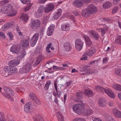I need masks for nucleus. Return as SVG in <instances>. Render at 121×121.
<instances>
[{"label":"nucleus","instance_id":"nucleus-29","mask_svg":"<svg viewBox=\"0 0 121 121\" xmlns=\"http://www.w3.org/2000/svg\"><path fill=\"white\" fill-rule=\"evenodd\" d=\"M83 93L86 96L88 97H91L93 95V92L89 90H85Z\"/></svg>","mask_w":121,"mask_h":121},{"label":"nucleus","instance_id":"nucleus-22","mask_svg":"<svg viewBox=\"0 0 121 121\" xmlns=\"http://www.w3.org/2000/svg\"><path fill=\"white\" fill-rule=\"evenodd\" d=\"M54 25H51L48 28L47 31L48 35L50 36L52 34L54 31Z\"/></svg>","mask_w":121,"mask_h":121},{"label":"nucleus","instance_id":"nucleus-31","mask_svg":"<svg viewBox=\"0 0 121 121\" xmlns=\"http://www.w3.org/2000/svg\"><path fill=\"white\" fill-rule=\"evenodd\" d=\"M64 46L66 51H69L71 49V47L69 42H66L65 43Z\"/></svg>","mask_w":121,"mask_h":121},{"label":"nucleus","instance_id":"nucleus-47","mask_svg":"<svg viewBox=\"0 0 121 121\" xmlns=\"http://www.w3.org/2000/svg\"><path fill=\"white\" fill-rule=\"evenodd\" d=\"M51 83L50 81H48L46 82L44 87V89L45 90H47L48 89Z\"/></svg>","mask_w":121,"mask_h":121},{"label":"nucleus","instance_id":"nucleus-14","mask_svg":"<svg viewBox=\"0 0 121 121\" xmlns=\"http://www.w3.org/2000/svg\"><path fill=\"white\" fill-rule=\"evenodd\" d=\"M20 63L19 60L15 59L10 61L9 63V66L14 67Z\"/></svg>","mask_w":121,"mask_h":121},{"label":"nucleus","instance_id":"nucleus-21","mask_svg":"<svg viewBox=\"0 0 121 121\" xmlns=\"http://www.w3.org/2000/svg\"><path fill=\"white\" fill-rule=\"evenodd\" d=\"M32 118L34 121H43V119L42 116L38 113L36 114Z\"/></svg>","mask_w":121,"mask_h":121},{"label":"nucleus","instance_id":"nucleus-6","mask_svg":"<svg viewBox=\"0 0 121 121\" xmlns=\"http://www.w3.org/2000/svg\"><path fill=\"white\" fill-rule=\"evenodd\" d=\"M84 43L80 39H78L75 41V46L76 49L78 51H80L82 49Z\"/></svg>","mask_w":121,"mask_h":121},{"label":"nucleus","instance_id":"nucleus-40","mask_svg":"<svg viewBox=\"0 0 121 121\" xmlns=\"http://www.w3.org/2000/svg\"><path fill=\"white\" fill-rule=\"evenodd\" d=\"M43 13L38 11L37 12H35V16L37 18H39L42 16Z\"/></svg>","mask_w":121,"mask_h":121},{"label":"nucleus","instance_id":"nucleus-59","mask_svg":"<svg viewBox=\"0 0 121 121\" xmlns=\"http://www.w3.org/2000/svg\"><path fill=\"white\" fill-rule=\"evenodd\" d=\"M108 104L110 106L112 107L113 105V103L112 101H110L108 102Z\"/></svg>","mask_w":121,"mask_h":121},{"label":"nucleus","instance_id":"nucleus-44","mask_svg":"<svg viewBox=\"0 0 121 121\" xmlns=\"http://www.w3.org/2000/svg\"><path fill=\"white\" fill-rule=\"evenodd\" d=\"M20 58L21 59H22L26 54V52L25 50H23L21 52Z\"/></svg>","mask_w":121,"mask_h":121},{"label":"nucleus","instance_id":"nucleus-48","mask_svg":"<svg viewBox=\"0 0 121 121\" xmlns=\"http://www.w3.org/2000/svg\"><path fill=\"white\" fill-rule=\"evenodd\" d=\"M115 73L117 75L121 77V69H117L116 70Z\"/></svg>","mask_w":121,"mask_h":121},{"label":"nucleus","instance_id":"nucleus-45","mask_svg":"<svg viewBox=\"0 0 121 121\" xmlns=\"http://www.w3.org/2000/svg\"><path fill=\"white\" fill-rule=\"evenodd\" d=\"M65 69V68L61 67L58 66H53V69L54 70L56 71V70L57 69H62L64 70Z\"/></svg>","mask_w":121,"mask_h":121},{"label":"nucleus","instance_id":"nucleus-2","mask_svg":"<svg viewBox=\"0 0 121 121\" xmlns=\"http://www.w3.org/2000/svg\"><path fill=\"white\" fill-rule=\"evenodd\" d=\"M95 89L97 91H104L105 93L111 98L113 99L115 97V95L113 91L110 89H106L102 87L98 86L96 87Z\"/></svg>","mask_w":121,"mask_h":121},{"label":"nucleus","instance_id":"nucleus-49","mask_svg":"<svg viewBox=\"0 0 121 121\" xmlns=\"http://www.w3.org/2000/svg\"><path fill=\"white\" fill-rule=\"evenodd\" d=\"M0 121H6L4 119V115L2 112H0Z\"/></svg>","mask_w":121,"mask_h":121},{"label":"nucleus","instance_id":"nucleus-34","mask_svg":"<svg viewBox=\"0 0 121 121\" xmlns=\"http://www.w3.org/2000/svg\"><path fill=\"white\" fill-rule=\"evenodd\" d=\"M56 115L59 121H64L63 117L61 113L58 112L56 113Z\"/></svg>","mask_w":121,"mask_h":121},{"label":"nucleus","instance_id":"nucleus-62","mask_svg":"<svg viewBox=\"0 0 121 121\" xmlns=\"http://www.w3.org/2000/svg\"><path fill=\"white\" fill-rule=\"evenodd\" d=\"M92 120L93 121H102V120L99 118H94V117L92 118Z\"/></svg>","mask_w":121,"mask_h":121},{"label":"nucleus","instance_id":"nucleus-50","mask_svg":"<svg viewBox=\"0 0 121 121\" xmlns=\"http://www.w3.org/2000/svg\"><path fill=\"white\" fill-rule=\"evenodd\" d=\"M21 2L23 4H29L30 3V0H20Z\"/></svg>","mask_w":121,"mask_h":121},{"label":"nucleus","instance_id":"nucleus-56","mask_svg":"<svg viewBox=\"0 0 121 121\" xmlns=\"http://www.w3.org/2000/svg\"><path fill=\"white\" fill-rule=\"evenodd\" d=\"M86 55L85 54L84 55H83L81 59V60H87V57Z\"/></svg>","mask_w":121,"mask_h":121},{"label":"nucleus","instance_id":"nucleus-10","mask_svg":"<svg viewBox=\"0 0 121 121\" xmlns=\"http://www.w3.org/2000/svg\"><path fill=\"white\" fill-rule=\"evenodd\" d=\"M30 65H27L20 69V72L21 73H26L29 72L30 69Z\"/></svg>","mask_w":121,"mask_h":121},{"label":"nucleus","instance_id":"nucleus-20","mask_svg":"<svg viewBox=\"0 0 121 121\" xmlns=\"http://www.w3.org/2000/svg\"><path fill=\"white\" fill-rule=\"evenodd\" d=\"M62 13V10L61 9H59L54 14L53 17L54 19H57L61 15Z\"/></svg>","mask_w":121,"mask_h":121},{"label":"nucleus","instance_id":"nucleus-64","mask_svg":"<svg viewBox=\"0 0 121 121\" xmlns=\"http://www.w3.org/2000/svg\"><path fill=\"white\" fill-rule=\"evenodd\" d=\"M82 1L86 4L90 3L91 1V0H82Z\"/></svg>","mask_w":121,"mask_h":121},{"label":"nucleus","instance_id":"nucleus-51","mask_svg":"<svg viewBox=\"0 0 121 121\" xmlns=\"http://www.w3.org/2000/svg\"><path fill=\"white\" fill-rule=\"evenodd\" d=\"M118 7L117 6L114 7L112 10V13L114 14L117 12L118 10Z\"/></svg>","mask_w":121,"mask_h":121},{"label":"nucleus","instance_id":"nucleus-42","mask_svg":"<svg viewBox=\"0 0 121 121\" xmlns=\"http://www.w3.org/2000/svg\"><path fill=\"white\" fill-rule=\"evenodd\" d=\"M10 73H16L17 72V69L16 67L11 66Z\"/></svg>","mask_w":121,"mask_h":121},{"label":"nucleus","instance_id":"nucleus-58","mask_svg":"<svg viewBox=\"0 0 121 121\" xmlns=\"http://www.w3.org/2000/svg\"><path fill=\"white\" fill-rule=\"evenodd\" d=\"M30 6H26L24 8V10L25 12L29 10L30 8Z\"/></svg>","mask_w":121,"mask_h":121},{"label":"nucleus","instance_id":"nucleus-26","mask_svg":"<svg viewBox=\"0 0 121 121\" xmlns=\"http://www.w3.org/2000/svg\"><path fill=\"white\" fill-rule=\"evenodd\" d=\"M98 104L99 105L102 107H105L106 105V103L105 99H100L98 101Z\"/></svg>","mask_w":121,"mask_h":121},{"label":"nucleus","instance_id":"nucleus-63","mask_svg":"<svg viewBox=\"0 0 121 121\" xmlns=\"http://www.w3.org/2000/svg\"><path fill=\"white\" fill-rule=\"evenodd\" d=\"M108 61V59L106 57H105L103 58V63L104 64L105 63Z\"/></svg>","mask_w":121,"mask_h":121},{"label":"nucleus","instance_id":"nucleus-1","mask_svg":"<svg viewBox=\"0 0 121 121\" xmlns=\"http://www.w3.org/2000/svg\"><path fill=\"white\" fill-rule=\"evenodd\" d=\"M97 8L94 5L90 4L87 8L82 10V14L84 17L89 16L91 14H94L97 12Z\"/></svg>","mask_w":121,"mask_h":121},{"label":"nucleus","instance_id":"nucleus-18","mask_svg":"<svg viewBox=\"0 0 121 121\" xmlns=\"http://www.w3.org/2000/svg\"><path fill=\"white\" fill-rule=\"evenodd\" d=\"M83 1L82 0H75L73 1V4L74 5L77 7H81L83 5Z\"/></svg>","mask_w":121,"mask_h":121},{"label":"nucleus","instance_id":"nucleus-16","mask_svg":"<svg viewBox=\"0 0 121 121\" xmlns=\"http://www.w3.org/2000/svg\"><path fill=\"white\" fill-rule=\"evenodd\" d=\"M21 44L23 49H25L28 47L29 41L27 40H23L21 41Z\"/></svg>","mask_w":121,"mask_h":121},{"label":"nucleus","instance_id":"nucleus-25","mask_svg":"<svg viewBox=\"0 0 121 121\" xmlns=\"http://www.w3.org/2000/svg\"><path fill=\"white\" fill-rule=\"evenodd\" d=\"M103 28H99L97 30L99 32H101L102 36H104L105 33L108 30L107 26L106 25H104Z\"/></svg>","mask_w":121,"mask_h":121},{"label":"nucleus","instance_id":"nucleus-11","mask_svg":"<svg viewBox=\"0 0 121 121\" xmlns=\"http://www.w3.org/2000/svg\"><path fill=\"white\" fill-rule=\"evenodd\" d=\"M21 49L20 47L17 45H14L12 46L10 49V51L16 54Z\"/></svg>","mask_w":121,"mask_h":121},{"label":"nucleus","instance_id":"nucleus-8","mask_svg":"<svg viewBox=\"0 0 121 121\" xmlns=\"http://www.w3.org/2000/svg\"><path fill=\"white\" fill-rule=\"evenodd\" d=\"M94 111L90 107L83 108L82 113L85 115H88L94 113Z\"/></svg>","mask_w":121,"mask_h":121},{"label":"nucleus","instance_id":"nucleus-33","mask_svg":"<svg viewBox=\"0 0 121 121\" xmlns=\"http://www.w3.org/2000/svg\"><path fill=\"white\" fill-rule=\"evenodd\" d=\"M43 58V56L41 55L35 58L34 60L35 61V64L36 65H38L40 63L41 60Z\"/></svg>","mask_w":121,"mask_h":121},{"label":"nucleus","instance_id":"nucleus-60","mask_svg":"<svg viewBox=\"0 0 121 121\" xmlns=\"http://www.w3.org/2000/svg\"><path fill=\"white\" fill-rule=\"evenodd\" d=\"M69 18H70L74 22L75 21V18L74 16L72 15H70V16L69 17Z\"/></svg>","mask_w":121,"mask_h":121},{"label":"nucleus","instance_id":"nucleus-9","mask_svg":"<svg viewBox=\"0 0 121 121\" xmlns=\"http://www.w3.org/2000/svg\"><path fill=\"white\" fill-rule=\"evenodd\" d=\"M96 51V49L93 47L87 48L85 52V54L89 56H92L95 54Z\"/></svg>","mask_w":121,"mask_h":121},{"label":"nucleus","instance_id":"nucleus-7","mask_svg":"<svg viewBox=\"0 0 121 121\" xmlns=\"http://www.w3.org/2000/svg\"><path fill=\"white\" fill-rule=\"evenodd\" d=\"M39 37V34L36 33L33 36L30 42V44L32 47H33L36 44Z\"/></svg>","mask_w":121,"mask_h":121},{"label":"nucleus","instance_id":"nucleus-28","mask_svg":"<svg viewBox=\"0 0 121 121\" xmlns=\"http://www.w3.org/2000/svg\"><path fill=\"white\" fill-rule=\"evenodd\" d=\"M112 4V3L108 1L104 3L102 5V6L104 9H108L110 7Z\"/></svg>","mask_w":121,"mask_h":121},{"label":"nucleus","instance_id":"nucleus-24","mask_svg":"<svg viewBox=\"0 0 121 121\" xmlns=\"http://www.w3.org/2000/svg\"><path fill=\"white\" fill-rule=\"evenodd\" d=\"M84 37L86 41V43L87 46H90L92 44V42L89 37L86 35H84Z\"/></svg>","mask_w":121,"mask_h":121},{"label":"nucleus","instance_id":"nucleus-37","mask_svg":"<svg viewBox=\"0 0 121 121\" xmlns=\"http://www.w3.org/2000/svg\"><path fill=\"white\" fill-rule=\"evenodd\" d=\"M54 86L56 92L57 93V95L58 97H60L61 95V93L60 91H58L57 84L56 82L54 83Z\"/></svg>","mask_w":121,"mask_h":121},{"label":"nucleus","instance_id":"nucleus-36","mask_svg":"<svg viewBox=\"0 0 121 121\" xmlns=\"http://www.w3.org/2000/svg\"><path fill=\"white\" fill-rule=\"evenodd\" d=\"M105 118L106 119L107 121H116L113 118L107 114L105 115Z\"/></svg>","mask_w":121,"mask_h":121},{"label":"nucleus","instance_id":"nucleus-27","mask_svg":"<svg viewBox=\"0 0 121 121\" xmlns=\"http://www.w3.org/2000/svg\"><path fill=\"white\" fill-rule=\"evenodd\" d=\"M3 88L4 90L8 94H10L13 95H14V92L11 89L6 86L4 87Z\"/></svg>","mask_w":121,"mask_h":121},{"label":"nucleus","instance_id":"nucleus-13","mask_svg":"<svg viewBox=\"0 0 121 121\" xmlns=\"http://www.w3.org/2000/svg\"><path fill=\"white\" fill-rule=\"evenodd\" d=\"M88 33L90 36L92 38H94V39L97 40L99 37L98 34L93 30H90L88 32Z\"/></svg>","mask_w":121,"mask_h":121},{"label":"nucleus","instance_id":"nucleus-12","mask_svg":"<svg viewBox=\"0 0 121 121\" xmlns=\"http://www.w3.org/2000/svg\"><path fill=\"white\" fill-rule=\"evenodd\" d=\"M54 6L53 3H49L45 8V12L47 13L51 11L54 9Z\"/></svg>","mask_w":121,"mask_h":121},{"label":"nucleus","instance_id":"nucleus-5","mask_svg":"<svg viewBox=\"0 0 121 121\" xmlns=\"http://www.w3.org/2000/svg\"><path fill=\"white\" fill-rule=\"evenodd\" d=\"M7 10L5 11V13L8 14V16H13L15 15L17 12L16 11L13 10V9L11 6H10L9 7L7 6L6 8Z\"/></svg>","mask_w":121,"mask_h":121},{"label":"nucleus","instance_id":"nucleus-35","mask_svg":"<svg viewBox=\"0 0 121 121\" xmlns=\"http://www.w3.org/2000/svg\"><path fill=\"white\" fill-rule=\"evenodd\" d=\"M115 43L116 44L121 45V36L119 35L117 37L115 40Z\"/></svg>","mask_w":121,"mask_h":121},{"label":"nucleus","instance_id":"nucleus-17","mask_svg":"<svg viewBox=\"0 0 121 121\" xmlns=\"http://www.w3.org/2000/svg\"><path fill=\"white\" fill-rule=\"evenodd\" d=\"M112 112L116 117L118 118H121V112L115 108H113Z\"/></svg>","mask_w":121,"mask_h":121},{"label":"nucleus","instance_id":"nucleus-52","mask_svg":"<svg viewBox=\"0 0 121 121\" xmlns=\"http://www.w3.org/2000/svg\"><path fill=\"white\" fill-rule=\"evenodd\" d=\"M5 96L7 98H8L9 100L10 101H13L14 100L13 98L7 94H6L5 95Z\"/></svg>","mask_w":121,"mask_h":121},{"label":"nucleus","instance_id":"nucleus-30","mask_svg":"<svg viewBox=\"0 0 121 121\" xmlns=\"http://www.w3.org/2000/svg\"><path fill=\"white\" fill-rule=\"evenodd\" d=\"M28 18L29 17L28 15L25 13L22 14L20 17V19L25 22L27 21L28 20Z\"/></svg>","mask_w":121,"mask_h":121},{"label":"nucleus","instance_id":"nucleus-32","mask_svg":"<svg viewBox=\"0 0 121 121\" xmlns=\"http://www.w3.org/2000/svg\"><path fill=\"white\" fill-rule=\"evenodd\" d=\"M112 87L117 91H121V86L119 84H114L112 85Z\"/></svg>","mask_w":121,"mask_h":121},{"label":"nucleus","instance_id":"nucleus-41","mask_svg":"<svg viewBox=\"0 0 121 121\" xmlns=\"http://www.w3.org/2000/svg\"><path fill=\"white\" fill-rule=\"evenodd\" d=\"M29 96L30 97L31 99L33 101L37 97L35 95L33 92L30 93Z\"/></svg>","mask_w":121,"mask_h":121},{"label":"nucleus","instance_id":"nucleus-38","mask_svg":"<svg viewBox=\"0 0 121 121\" xmlns=\"http://www.w3.org/2000/svg\"><path fill=\"white\" fill-rule=\"evenodd\" d=\"M45 7L43 5H41L38 8V11L43 13L45 11Z\"/></svg>","mask_w":121,"mask_h":121},{"label":"nucleus","instance_id":"nucleus-54","mask_svg":"<svg viewBox=\"0 0 121 121\" xmlns=\"http://www.w3.org/2000/svg\"><path fill=\"white\" fill-rule=\"evenodd\" d=\"M34 101L37 104L39 105L41 104V102L39 99L37 97L34 100Z\"/></svg>","mask_w":121,"mask_h":121},{"label":"nucleus","instance_id":"nucleus-15","mask_svg":"<svg viewBox=\"0 0 121 121\" xmlns=\"http://www.w3.org/2000/svg\"><path fill=\"white\" fill-rule=\"evenodd\" d=\"M31 104L30 102L26 103L25 105L24 108V111L27 113H29L30 112Z\"/></svg>","mask_w":121,"mask_h":121},{"label":"nucleus","instance_id":"nucleus-4","mask_svg":"<svg viewBox=\"0 0 121 121\" xmlns=\"http://www.w3.org/2000/svg\"><path fill=\"white\" fill-rule=\"evenodd\" d=\"M41 22L38 20H32L29 24L30 27L34 30L37 29L40 26Z\"/></svg>","mask_w":121,"mask_h":121},{"label":"nucleus","instance_id":"nucleus-43","mask_svg":"<svg viewBox=\"0 0 121 121\" xmlns=\"http://www.w3.org/2000/svg\"><path fill=\"white\" fill-rule=\"evenodd\" d=\"M20 58L21 59H22L26 54V52L25 50H23L21 52Z\"/></svg>","mask_w":121,"mask_h":121},{"label":"nucleus","instance_id":"nucleus-19","mask_svg":"<svg viewBox=\"0 0 121 121\" xmlns=\"http://www.w3.org/2000/svg\"><path fill=\"white\" fill-rule=\"evenodd\" d=\"M82 92L81 91L77 92L76 94V95L78 98H74V100L77 102H80L81 100L80 99L82 97Z\"/></svg>","mask_w":121,"mask_h":121},{"label":"nucleus","instance_id":"nucleus-3","mask_svg":"<svg viewBox=\"0 0 121 121\" xmlns=\"http://www.w3.org/2000/svg\"><path fill=\"white\" fill-rule=\"evenodd\" d=\"M84 107L83 105L81 104H77L73 106V109L75 112L80 114L82 113Z\"/></svg>","mask_w":121,"mask_h":121},{"label":"nucleus","instance_id":"nucleus-57","mask_svg":"<svg viewBox=\"0 0 121 121\" xmlns=\"http://www.w3.org/2000/svg\"><path fill=\"white\" fill-rule=\"evenodd\" d=\"M120 0H113V4L114 5L118 4L120 2Z\"/></svg>","mask_w":121,"mask_h":121},{"label":"nucleus","instance_id":"nucleus-53","mask_svg":"<svg viewBox=\"0 0 121 121\" xmlns=\"http://www.w3.org/2000/svg\"><path fill=\"white\" fill-rule=\"evenodd\" d=\"M7 35L9 36V38L10 40L13 39V36L11 32H9L7 33Z\"/></svg>","mask_w":121,"mask_h":121},{"label":"nucleus","instance_id":"nucleus-61","mask_svg":"<svg viewBox=\"0 0 121 121\" xmlns=\"http://www.w3.org/2000/svg\"><path fill=\"white\" fill-rule=\"evenodd\" d=\"M0 36L3 39L5 38V35L2 32H0Z\"/></svg>","mask_w":121,"mask_h":121},{"label":"nucleus","instance_id":"nucleus-39","mask_svg":"<svg viewBox=\"0 0 121 121\" xmlns=\"http://www.w3.org/2000/svg\"><path fill=\"white\" fill-rule=\"evenodd\" d=\"M11 66H6L4 68V70L5 72L8 73H10Z\"/></svg>","mask_w":121,"mask_h":121},{"label":"nucleus","instance_id":"nucleus-23","mask_svg":"<svg viewBox=\"0 0 121 121\" xmlns=\"http://www.w3.org/2000/svg\"><path fill=\"white\" fill-rule=\"evenodd\" d=\"M70 26L69 24H65L62 25L61 29L64 31H67L69 30Z\"/></svg>","mask_w":121,"mask_h":121},{"label":"nucleus","instance_id":"nucleus-55","mask_svg":"<svg viewBox=\"0 0 121 121\" xmlns=\"http://www.w3.org/2000/svg\"><path fill=\"white\" fill-rule=\"evenodd\" d=\"M51 43H49V44L48 45L47 47L46 48V50L48 52H50V51L49 50V49L51 48Z\"/></svg>","mask_w":121,"mask_h":121},{"label":"nucleus","instance_id":"nucleus-46","mask_svg":"<svg viewBox=\"0 0 121 121\" xmlns=\"http://www.w3.org/2000/svg\"><path fill=\"white\" fill-rule=\"evenodd\" d=\"M73 121H86L85 119L82 117H78L74 119Z\"/></svg>","mask_w":121,"mask_h":121}]
</instances>
